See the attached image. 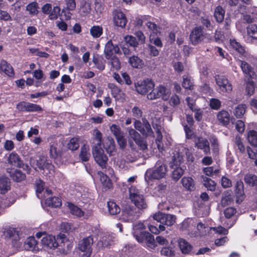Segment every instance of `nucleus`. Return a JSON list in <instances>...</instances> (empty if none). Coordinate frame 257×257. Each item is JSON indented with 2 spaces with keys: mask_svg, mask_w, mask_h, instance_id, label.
Returning <instances> with one entry per match:
<instances>
[{
  "mask_svg": "<svg viewBox=\"0 0 257 257\" xmlns=\"http://www.w3.org/2000/svg\"><path fill=\"white\" fill-rule=\"evenodd\" d=\"M217 119L222 124L226 125L230 120L229 114L226 111L222 110L218 113Z\"/></svg>",
  "mask_w": 257,
  "mask_h": 257,
  "instance_id": "c9c22d12",
  "label": "nucleus"
},
{
  "mask_svg": "<svg viewBox=\"0 0 257 257\" xmlns=\"http://www.w3.org/2000/svg\"><path fill=\"white\" fill-rule=\"evenodd\" d=\"M67 207L70 212L77 217H83L84 218H87L90 215L87 213L85 214L81 208L71 203L67 202Z\"/></svg>",
  "mask_w": 257,
  "mask_h": 257,
  "instance_id": "412c9836",
  "label": "nucleus"
},
{
  "mask_svg": "<svg viewBox=\"0 0 257 257\" xmlns=\"http://www.w3.org/2000/svg\"><path fill=\"white\" fill-rule=\"evenodd\" d=\"M179 246L183 253H188L192 249L190 244L184 239L178 240Z\"/></svg>",
  "mask_w": 257,
  "mask_h": 257,
  "instance_id": "72a5a7b5",
  "label": "nucleus"
},
{
  "mask_svg": "<svg viewBox=\"0 0 257 257\" xmlns=\"http://www.w3.org/2000/svg\"><path fill=\"white\" fill-rule=\"evenodd\" d=\"M132 115L135 119L140 118L143 115L142 109L137 106H134L132 109Z\"/></svg>",
  "mask_w": 257,
  "mask_h": 257,
  "instance_id": "774afa93",
  "label": "nucleus"
},
{
  "mask_svg": "<svg viewBox=\"0 0 257 257\" xmlns=\"http://www.w3.org/2000/svg\"><path fill=\"white\" fill-rule=\"evenodd\" d=\"M41 244L46 249H55L58 246L56 238L51 235L44 236L41 240Z\"/></svg>",
  "mask_w": 257,
  "mask_h": 257,
  "instance_id": "dca6fc26",
  "label": "nucleus"
},
{
  "mask_svg": "<svg viewBox=\"0 0 257 257\" xmlns=\"http://www.w3.org/2000/svg\"><path fill=\"white\" fill-rule=\"evenodd\" d=\"M161 253L167 257H173L175 255V251L171 247H164L161 250Z\"/></svg>",
  "mask_w": 257,
  "mask_h": 257,
  "instance_id": "4d7b16f0",
  "label": "nucleus"
},
{
  "mask_svg": "<svg viewBox=\"0 0 257 257\" xmlns=\"http://www.w3.org/2000/svg\"><path fill=\"white\" fill-rule=\"evenodd\" d=\"M202 178L204 186L210 191H214L215 189V182L209 178L204 176Z\"/></svg>",
  "mask_w": 257,
  "mask_h": 257,
  "instance_id": "49530a36",
  "label": "nucleus"
},
{
  "mask_svg": "<svg viewBox=\"0 0 257 257\" xmlns=\"http://www.w3.org/2000/svg\"><path fill=\"white\" fill-rule=\"evenodd\" d=\"M193 80L191 77L187 75L183 76L182 86L186 89L192 90L193 88Z\"/></svg>",
  "mask_w": 257,
  "mask_h": 257,
  "instance_id": "f704fd0d",
  "label": "nucleus"
},
{
  "mask_svg": "<svg viewBox=\"0 0 257 257\" xmlns=\"http://www.w3.org/2000/svg\"><path fill=\"white\" fill-rule=\"evenodd\" d=\"M233 201V199L228 192H225L222 196V198L221 201V204L223 206L230 204Z\"/></svg>",
  "mask_w": 257,
  "mask_h": 257,
  "instance_id": "603ef678",
  "label": "nucleus"
},
{
  "mask_svg": "<svg viewBox=\"0 0 257 257\" xmlns=\"http://www.w3.org/2000/svg\"><path fill=\"white\" fill-rule=\"evenodd\" d=\"M107 207L109 212L112 215H115L120 212L119 207L113 201L107 202Z\"/></svg>",
  "mask_w": 257,
  "mask_h": 257,
  "instance_id": "37998d69",
  "label": "nucleus"
},
{
  "mask_svg": "<svg viewBox=\"0 0 257 257\" xmlns=\"http://www.w3.org/2000/svg\"><path fill=\"white\" fill-rule=\"evenodd\" d=\"M124 40L125 43L134 48L137 47L139 45V42L137 41L136 38L133 36L127 35L125 36L124 37Z\"/></svg>",
  "mask_w": 257,
  "mask_h": 257,
  "instance_id": "3c124183",
  "label": "nucleus"
},
{
  "mask_svg": "<svg viewBox=\"0 0 257 257\" xmlns=\"http://www.w3.org/2000/svg\"><path fill=\"white\" fill-rule=\"evenodd\" d=\"M178 156H174L173 162L176 167L174 169L172 172V178L175 181H178L184 173V170L181 167H177L183 161L184 157H186L188 162H192L194 160V157L192 155V150L191 148H182L180 150Z\"/></svg>",
  "mask_w": 257,
  "mask_h": 257,
  "instance_id": "f257e3e1",
  "label": "nucleus"
},
{
  "mask_svg": "<svg viewBox=\"0 0 257 257\" xmlns=\"http://www.w3.org/2000/svg\"><path fill=\"white\" fill-rule=\"evenodd\" d=\"M59 144L57 140L50 143L49 155L51 158L56 159L61 156L62 151Z\"/></svg>",
  "mask_w": 257,
  "mask_h": 257,
  "instance_id": "a211bd4d",
  "label": "nucleus"
},
{
  "mask_svg": "<svg viewBox=\"0 0 257 257\" xmlns=\"http://www.w3.org/2000/svg\"><path fill=\"white\" fill-rule=\"evenodd\" d=\"M93 62L98 69L102 71L105 69V61L102 57L98 56H94Z\"/></svg>",
  "mask_w": 257,
  "mask_h": 257,
  "instance_id": "a18cd8bd",
  "label": "nucleus"
},
{
  "mask_svg": "<svg viewBox=\"0 0 257 257\" xmlns=\"http://www.w3.org/2000/svg\"><path fill=\"white\" fill-rule=\"evenodd\" d=\"M134 229V236H135V234L136 232H137L138 234L140 236L141 231H145V225L142 222H138L136 223L133 226Z\"/></svg>",
  "mask_w": 257,
  "mask_h": 257,
  "instance_id": "13d9d810",
  "label": "nucleus"
},
{
  "mask_svg": "<svg viewBox=\"0 0 257 257\" xmlns=\"http://www.w3.org/2000/svg\"><path fill=\"white\" fill-rule=\"evenodd\" d=\"M144 127L142 134L146 137H154L153 132L151 127L150 124L147 121H144Z\"/></svg>",
  "mask_w": 257,
  "mask_h": 257,
  "instance_id": "09e8293b",
  "label": "nucleus"
},
{
  "mask_svg": "<svg viewBox=\"0 0 257 257\" xmlns=\"http://www.w3.org/2000/svg\"><path fill=\"white\" fill-rule=\"evenodd\" d=\"M129 64L134 68L141 69L144 66L143 61L137 56H132L129 58Z\"/></svg>",
  "mask_w": 257,
  "mask_h": 257,
  "instance_id": "c85d7f7f",
  "label": "nucleus"
},
{
  "mask_svg": "<svg viewBox=\"0 0 257 257\" xmlns=\"http://www.w3.org/2000/svg\"><path fill=\"white\" fill-rule=\"evenodd\" d=\"M153 217L154 220L160 223L159 228L155 225L148 224L149 230L154 234H158L161 231L165 230V227L164 225L168 226H171L174 224L176 221L175 216L160 212L154 214Z\"/></svg>",
  "mask_w": 257,
  "mask_h": 257,
  "instance_id": "f03ea898",
  "label": "nucleus"
},
{
  "mask_svg": "<svg viewBox=\"0 0 257 257\" xmlns=\"http://www.w3.org/2000/svg\"><path fill=\"white\" fill-rule=\"evenodd\" d=\"M68 148L72 151H75L79 147V140L78 138H73L69 140L67 144Z\"/></svg>",
  "mask_w": 257,
  "mask_h": 257,
  "instance_id": "de8ad7c7",
  "label": "nucleus"
},
{
  "mask_svg": "<svg viewBox=\"0 0 257 257\" xmlns=\"http://www.w3.org/2000/svg\"><path fill=\"white\" fill-rule=\"evenodd\" d=\"M225 10L221 7L217 6L214 10V17L216 21L218 23H221L224 19Z\"/></svg>",
  "mask_w": 257,
  "mask_h": 257,
  "instance_id": "2f4dec72",
  "label": "nucleus"
},
{
  "mask_svg": "<svg viewBox=\"0 0 257 257\" xmlns=\"http://www.w3.org/2000/svg\"><path fill=\"white\" fill-rule=\"evenodd\" d=\"M129 197L132 202L139 209L147 207L143 192L136 186H132L129 189Z\"/></svg>",
  "mask_w": 257,
  "mask_h": 257,
  "instance_id": "20e7f679",
  "label": "nucleus"
},
{
  "mask_svg": "<svg viewBox=\"0 0 257 257\" xmlns=\"http://www.w3.org/2000/svg\"><path fill=\"white\" fill-rule=\"evenodd\" d=\"M235 192L236 194V196L237 198H238L236 200L237 202H239V199L240 197L241 201L242 200V199L243 198V185L242 182H237L236 183V186H235Z\"/></svg>",
  "mask_w": 257,
  "mask_h": 257,
  "instance_id": "c03bdc74",
  "label": "nucleus"
},
{
  "mask_svg": "<svg viewBox=\"0 0 257 257\" xmlns=\"http://www.w3.org/2000/svg\"><path fill=\"white\" fill-rule=\"evenodd\" d=\"M60 8L58 6H55L53 7V10L49 13V18L51 20H56L60 15Z\"/></svg>",
  "mask_w": 257,
  "mask_h": 257,
  "instance_id": "0e129e2a",
  "label": "nucleus"
},
{
  "mask_svg": "<svg viewBox=\"0 0 257 257\" xmlns=\"http://www.w3.org/2000/svg\"><path fill=\"white\" fill-rule=\"evenodd\" d=\"M45 203L49 206L58 207L61 205V201L58 197H48L45 200Z\"/></svg>",
  "mask_w": 257,
  "mask_h": 257,
  "instance_id": "e433bc0d",
  "label": "nucleus"
},
{
  "mask_svg": "<svg viewBox=\"0 0 257 257\" xmlns=\"http://www.w3.org/2000/svg\"><path fill=\"white\" fill-rule=\"evenodd\" d=\"M94 241L92 236L83 238L80 240L78 244L79 250L83 252V257H90L92 248V245Z\"/></svg>",
  "mask_w": 257,
  "mask_h": 257,
  "instance_id": "423d86ee",
  "label": "nucleus"
},
{
  "mask_svg": "<svg viewBox=\"0 0 257 257\" xmlns=\"http://www.w3.org/2000/svg\"><path fill=\"white\" fill-rule=\"evenodd\" d=\"M91 11L90 3L87 0H81L79 9V13L81 16H86Z\"/></svg>",
  "mask_w": 257,
  "mask_h": 257,
  "instance_id": "393cba45",
  "label": "nucleus"
},
{
  "mask_svg": "<svg viewBox=\"0 0 257 257\" xmlns=\"http://www.w3.org/2000/svg\"><path fill=\"white\" fill-rule=\"evenodd\" d=\"M135 237L139 242H146L149 244L148 245L154 246L155 241L154 236L148 232L141 231L140 236L137 232H136Z\"/></svg>",
  "mask_w": 257,
  "mask_h": 257,
  "instance_id": "4468645a",
  "label": "nucleus"
},
{
  "mask_svg": "<svg viewBox=\"0 0 257 257\" xmlns=\"http://www.w3.org/2000/svg\"><path fill=\"white\" fill-rule=\"evenodd\" d=\"M93 136L96 141V146L97 147H101L102 143V134L97 129H95L93 132Z\"/></svg>",
  "mask_w": 257,
  "mask_h": 257,
  "instance_id": "052dcab7",
  "label": "nucleus"
},
{
  "mask_svg": "<svg viewBox=\"0 0 257 257\" xmlns=\"http://www.w3.org/2000/svg\"><path fill=\"white\" fill-rule=\"evenodd\" d=\"M0 70L9 77L14 76L15 73L12 66L5 60H0Z\"/></svg>",
  "mask_w": 257,
  "mask_h": 257,
  "instance_id": "5701e85b",
  "label": "nucleus"
},
{
  "mask_svg": "<svg viewBox=\"0 0 257 257\" xmlns=\"http://www.w3.org/2000/svg\"><path fill=\"white\" fill-rule=\"evenodd\" d=\"M114 238L115 237L112 234L108 233H103L98 241L97 246L98 248L109 247L113 243Z\"/></svg>",
  "mask_w": 257,
  "mask_h": 257,
  "instance_id": "f8f14e48",
  "label": "nucleus"
},
{
  "mask_svg": "<svg viewBox=\"0 0 257 257\" xmlns=\"http://www.w3.org/2000/svg\"><path fill=\"white\" fill-rule=\"evenodd\" d=\"M183 187L187 190L193 191L195 189V183L193 179L190 177H184L181 179Z\"/></svg>",
  "mask_w": 257,
  "mask_h": 257,
  "instance_id": "cd10ccee",
  "label": "nucleus"
},
{
  "mask_svg": "<svg viewBox=\"0 0 257 257\" xmlns=\"http://www.w3.org/2000/svg\"><path fill=\"white\" fill-rule=\"evenodd\" d=\"M255 87V84L253 81H248L246 84L245 89L246 94L249 96L252 95L254 93Z\"/></svg>",
  "mask_w": 257,
  "mask_h": 257,
  "instance_id": "680f3d73",
  "label": "nucleus"
},
{
  "mask_svg": "<svg viewBox=\"0 0 257 257\" xmlns=\"http://www.w3.org/2000/svg\"><path fill=\"white\" fill-rule=\"evenodd\" d=\"M113 21L114 24L121 28H124L126 26L127 19L125 15L120 10H115L113 12Z\"/></svg>",
  "mask_w": 257,
  "mask_h": 257,
  "instance_id": "ddd939ff",
  "label": "nucleus"
},
{
  "mask_svg": "<svg viewBox=\"0 0 257 257\" xmlns=\"http://www.w3.org/2000/svg\"><path fill=\"white\" fill-rule=\"evenodd\" d=\"M237 61L238 64L240 65L243 73L246 75V76L252 79L256 77V75L254 72L253 68L248 63L240 60H237Z\"/></svg>",
  "mask_w": 257,
  "mask_h": 257,
  "instance_id": "6ab92c4d",
  "label": "nucleus"
},
{
  "mask_svg": "<svg viewBox=\"0 0 257 257\" xmlns=\"http://www.w3.org/2000/svg\"><path fill=\"white\" fill-rule=\"evenodd\" d=\"M143 22L145 23V25L148 29L152 32V34H158L160 32V28L155 23L151 22L150 21H147L146 22L145 20H143Z\"/></svg>",
  "mask_w": 257,
  "mask_h": 257,
  "instance_id": "ea45409f",
  "label": "nucleus"
},
{
  "mask_svg": "<svg viewBox=\"0 0 257 257\" xmlns=\"http://www.w3.org/2000/svg\"><path fill=\"white\" fill-rule=\"evenodd\" d=\"M247 141L248 143L254 147H257V132L251 130L247 133Z\"/></svg>",
  "mask_w": 257,
  "mask_h": 257,
  "instance_id": "a19ab883",
  "label": "nucleus"
},
{
  "mask_svg": "<svg viewBox=\"0 0 257 257\" xmlns=\"http://www.w3.org/2000/svg\"><path fill=\"white\" fill-rule=\"evenodd\" d=\"M17 108L21 111H38L42 110L41 106L37 104L24 101L19 103L17 105Z\"/></svg>",
  "mask_w": 257,
  "mask_h": 257,
  "instance_id": "2eb2a0df",
  "label": "nucleus"
},
{
  "mask_svg": "<svg viewBox=\"0 0 257 257\" xmlns=\"http://www.w3.org/2000/svg\"><path fill=\"white\" fill-rule=\"evenodd\" d=\"M102 27L98 26H94L90 30L91 36L95 38L99 37L102 35Z\"/></svg>",
  "mask_w": 257,
  "mask_h": 257,
  "instance_id": "8fccbe9b",
  "label": "nucleus"
},
{
  "mask_svg": "<svg viewBox=\"0 0 257 257\" xmlns=\"http://www.w3.org/2000/svg\"><path fill=\"white\" fill-rule=\"evenodd\" d=\"M127 131L130 137L136 143H139V140L141 139V135L135 130L133 128L128 127Z\"/></svg>",
  "mask_w": 257,
  "mask_h": 257,
  "instance_id": "864d4df0",
  "label": "nucleus"
},
{
  "mask_svg": "<svg viewBox=\"0 0 257 257\" xmlns=\"http://www.w3.org/2000/svg\"><path fill=\"white\" fill-rule=\"evenodd\" d=\"M230 44L232 48L235 49L240 54H242L244 52L245 50L243 47L235 40H230Z\"/></svg>",
  "mask_w": 257,
  "mask_h": 257,
  "instance_id": "6e6d98bb",
  "label": "nucleus"
},
{
  "mask_svg": "<svg viewBox=\"0 0 257 257\" xmlns=\"http://www.w3.org/2000/svg\"><path fill=\"white\" fill-rule=\"evenodd\" d=\"M197 98V96L196 95H193L192 97L188 96L186 98V101L188 107L191 110H194L196 108L195 101Z\"/></svg>",
  "mask_w": 257,
  "mask_h": 257,
  "instance_id": "e2e57ef3",
  "label": "nucleus"
},
{
  "mask_svg": "<svg viewBox=\"0 0 257 257\" xmlns=\"http://www.w3.org/2000/svg\"><path fill=\"white\" fill-rule=\"evenodd\" d=\"M219 169L214 168V167H207L203 169V173L208 176H212L214 174H216L219 172Z\"/></svg>",
  "mask_w": 257,
  "mask_h": 257,
  "instance_id": "bf43d9fd",
  "label": "nucleus"
},
{
  "mask_svg": "<svg viewBox=\"0 0 257 257\" xmlns=\"http://www.w3.org/2000/svg\"><path fill=\"white\" fill-rule=\"evenodd\" d=\"M38 4L35 2L29 4L26 7V10L31 16L37 15L38 13Z\"/></svg>",
  "mask_w": 257,
  "mask_h": 257,
  "instance_id": "79ce46f5",
  "label": "nucleus"
},
{
  "mask_svg": "<svg viewBox=\"0 0 257 257\" xmlns=\"http://www.w3.org/2000/svg\"><path fill=\"white\" fill-rule=\"evenodd\" d=\"M247 106L244 104H238L235 107L233 113L237 118H241L245 112Z\"/></svg>",
  "mask_w": 257,
  "mask_h": 257,
  "instance_id": "58836bf2",
  "label": "nucleus"
},
{
  "mask_svg": "<svg viewBox=\"0 0 257 257\" xmlns=\"http://www.w3.org/2000/svg\"><path fill=\"white\" fill-rule=\"evenodd\" d=\"M190 39L192 43L195 45L200 43L203 39L202 29L201 27L195 28L192 31Z\"/></svg>",
  "mask_w": 257,
  "mask_h": 257,
  "instance_id": "aec40b11",
  "label": "nucleus"
},
{
  "mask_svg": "<svg viewBox=\"0 0 257 257\" xmlns=\"http://www.w3.org/2000/svg\"><path fill=\"white\" fill-rule=\"evenodd\" d=\"M30 163L35 169L38 168L41 170L47 169L50 171H53V166L47 162L46 158L44 156H40L38 159L31 158Z\"/></svg>",
  "mask_w": 257,
  "mask_h": 257,
  "instance_id": "6e6552de",
  "label": "nucleus"
},
{
  "mask_svg": "<svg viewBox=\"0 0 257 257\" xmlns=\"http://www.w3.org/2000/svg\"><path fill=\"white\" fill-rule=\"evenodd\" d=\"M10 176L13 180L16 182H21L26 178V175L21 171L14 170L10 172Z\"/></svg>",
  "mask_w": 257,
  "mask_h": 257,
  "instance_id": "4c0bfd02",
  "label": "nucleus"
},
{
  "mask_svg": "<svg viewBox=\"0 0 257 257\" xmlns=\"http://www.w3.org/2000/svg\"><path fill=\"white\" fill-rule=\"evenodd\" d=\"M155 86L154 83L149 80L146 79L136 85V89L137 91L141 94H146L149 93Z\"/></svg>",
  "mask_w": 257,
  "mask_h": 257,
  "instance_id": "9b49d317",
  "label": "nucleus"
},
{
  "mask_svg": "<svg viewBox=\"0 0 257 257\" xmlns=\"http://www.w3.org/2000/svg\"><path fill=\"white\" fill-rule=\"evenodd\" d=\"M216 83L220 93H229L232 90V86L228 79L224 76L217 75L215 76Z\"/></svg>",
  "mask_w": 257,
  "mask_h": 257,
  "instance_id": "0eeeda50",
  "label": "nucleus"
},
{
  "mask_svg": "<svg viewBox=\"0 0 257 257\" xmlns=\"http://www.w3.org/2000/svg\"><path fill=\"white\" fill-rule=\"evenodd\" d=\"M171 91L167 89L165 86L160 85L155 88L152 89L151 91L148 94L147 98L150 100H153L159 97L164 100H168L170 98Z\"/></svg>",
  "mask_w": 257,
  "mask_h": 257,
  "instance_id": "39448f33",
  "label": "nucleus"
},
{
  "mask_svg": "<svg viewBox=\"0 0 257 257\" xmlns=\"http://www.w3.org/2000/svg\"><path fill=\"white\" fill-rule=\"evenodd\" d=\"M244 181L251 186L257 185V177L252 174H247L244 177Z\"/></svg>",
  "mask_w": 257,
  "mask_h": 257,
  "instance_id": "5fc2aeb1",
  "label": "nucleus"
},
{
  "mask_svg": "<svg viewBox=\"0 0 257 257\" xmlns=\"http://www.w3.org/2000/svg\"><path fill=\"white\" fill-rule=\"evenodd\" d=\"M105 58L109 59L114 54H120V51L118 46L114 45L111 40L108 41L105 44L104 49Z\"/></svg>",
  "mask_w": 257,
  "mask_h": 257,
  "instance_id": "f3484780",
  "label": "nucleus"
},
{
  "mask_svg": "<svg viewBox=\"0 0 257 257\" xmlns=\"http://www.w3.org/2000/svg\"><path fill=\"white\" fill-rule=\"evenodd\" d=\"M167 172V168L163 160H159L156 164L154 169H148L145 174V179H160L164 177Z\"/></svg>",
  "mask_w": 257,
  "mask_h": 257,
  "instance_id": "7ed1b4c3",
  "label": "nucleus"
},
{
  "mask_svg": "<svg viewBox=\"0 0 257 257\" xmlns=\"http://www.w3.org/2000/svg\"><path fill=\"white\" fill-rule=\"evenodd\" d=\"M8 163L12 166L21 167L22 161L19 155L15 152L11 153L8 158Z\"/></svg>",
  "mask_w": 257,
  "mask_h": 257,
  "instance_id": "a878e982",
  "label": "nucleus"
},
{
  "mask_svg": "<svg viewBox=\"0 0 257 257\" xmlns=\"http://www.w3.org/2000/svg\"><path fill=\"white\" fill-rule=\"evenodd\" d=\"M195 146L197 148L203 150L205 154L210 151L209 144L208 141L203 138H198L195 140Z\"/></svg>",
  "mask_w": 257,
  "mask_h": 257,
  "instance_id": "b1692460",
  "label": "nucleus"
},
{
  "mask_svg": "<svg viewBox=\"0 0 257 257\" xmlns=\"http://www.w3.org/2000/svg\"><path fill=\"white\" fill-rule=\"evenodd\" d=\"M97 175L99 177L100 181L103 187L105 189H110L112 187V185L111 180L109 177L101 171L97 173Z\"/></svg>",
  "mask_w": 257,
  "mask_h": 257,
  "instance_id": "bb28decb",
  "label": "nucleus"
},
{
  "mask_svg": "<svg viewBox=\"0 0 257 257\" xmlns=\"http://www.w3.org/2000/svg\"><path fill=\"white\" fill-rule=\"evenodd\" d=\"M197 228L200 235H205L207 234L210 228V227L208 226H205L204 224L201 222L198 223Z\"/></svg>",
  "mask_w": 257,
  "mask_h": 257,
  "instance_id": "69168bd1",
  "label": "nucleus"
},
{
  "mask_svg": "<svg viewBox=\"0 0 257 257\" xmlns=\"http://www.w3.org/2000/svg\"><path fill=\"white\" fill-rule=\"evenodd\" d=\"M10 189L9 179L5 177H0V193L5 194Z\"/></svg>",
  "mask_w": 257,
  "mask_h": 257,
  "instance_id": "7c9ffc66",
  "label": "nucleus"
},
{
  "mask_svg": "<svg viewBox=\"0 0 257 257\" xmlns=\"http://www.w3.org/2000/svg\"><path fill=\"white\" fill-rule=\"evenodd\" d=\"M247 41L250 42L253 39H257V26L250 25L246 28Z\"/></svg>",
  "mask_w": 257,
  "mask_h": 257,
  "instance_id": "c756f323",
  "label": "nucleus"
},
{
  "mask_svg": "<svg viewBox=\"0 0 257 257\" xmlns=\"http://www.w3.org/2000/svg\"><path fill=\"white\" fill-rule=\"evenodd\" d=\"M136 209L130 205L124 206L120 219L124 222H132L136 219Z\"/></svg>",
  "mask_w": 257,
  "mask_h": 257,
  "instance_id": "9d476101",
  "label": "nucleus"
},
{
  "mask_svg": "<svg viewBox=\"0 0 257 257\" xmlns=\"http://www.w3.org/2000/svg\"><path fill=\"white\" fill-rule=\"evenodd\" d=\"M109 59H110V63L113 69L117 70L120 68V62L117 57L111 56Z\"/></svg>",
  "mask_w": 257,
  "mask_h": 257,
  "instance_id": "338daca9",
  "label": "nucleus"
},
{
  "mask_svg": "<svg viewBox=\"0 0 257 257\" xmlns=\"http://www.w3.org/2000/svg\"><path fill=\"white\" fill-rule=\"evenodd\" d=\"M90 157L89 147L88 145H84L81 147L79 157L82 161H87Z\"/></svg>",
  "mask_w": 257,
  "mask_h": 257,
  "instance_id": "473e14b6",
  "label": "nucleus"
},
{
  "mask_svg": "<svg viewBox=\"0 0 257 257\" xmlns=\"http://www.w3.org/2000/svg\"><path fill=\"white\" fill-rule=\"evenodd\" d=\"M24 248L27 250L32 251H37L39 250V247L37 244V241L35 238L32 236L28 237L25 241L24 245Z\"/></svg>",
  "mask_w": 257,
  "mask_h": 257,
  "instance_id": "4be33fe9",
  "label": "nucleus"
},
{
  "mask_svg": "<svg viewBox=\"0 0 257 257\" xmlns=\"http://www.w3.org/2000/svg\"><path fill=\"white\" fill-rule=\"evenodd\" d=\"M92 154L95 162L102 168L106 167L107 162V157L104 154L103 150L101 147L95 146L92 148Z\"/></svg>",
  "mask_w": 257,
  "mask_h": 257,
  "instance_id": "1a4fd4ad",
  "label": "nucleus"
}]
</instances>
